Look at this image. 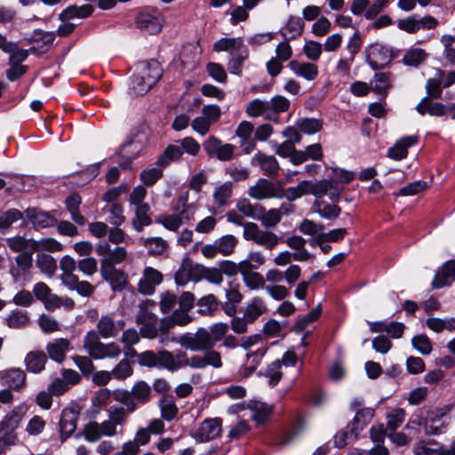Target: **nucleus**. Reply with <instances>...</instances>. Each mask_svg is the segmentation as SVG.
Instances as JSON below:
<instances>
[{
    "label": "nucleus",
    "instance_id": "f257e3e1",
    "mask_svg": "<svg viewBox=\"0 0 455 455\" xmlns=\"http://www.w3.org/2000/svg\"><path fill=\"white\" fill-rule=\"evenodd\" d=\"M126 421L125 411L123 407H111L108 411V419L98 423L89 421L83 427L79 435L89 443H96L103 436L112 437L123 434V425Z\"/></svg>",
    "mask_w": 455,
    "mask_h": 455
},
{
    "label": "nucleus",
    "instance_id": "f03ea898",
    "mask_svg": "<svg viewBox=\"0 0 455 455\" xmlns=\"http://www.w3.org/2000/svg\"><path fill=\"white\" fill-rule=\"evenodd\" d=\"M190 367L191 369L202 370L208 366L215 369L222 367L221 355L218 351L206 349L204 354L194 355L188 357L187 354L181 350L174 353L173 371L180 368Z\"/></svg>",
    "mask_w": 455,
    "mask_h": 455
},
{
    "label": "nucleus",
    "instance_id": "7ed1b4c3",
    "mask_svg": "<svg viewBox=\"0 0 455 455\" xmlns=\"http://www.w3.org/2000/svg\"><path fill=\"white\" fill-rule=\"evenodd\" d=\"M221 116V110L218 105L208 104L202 108L201 114L191 120L192 130L200 136H205L213 124Z\"/></svg>",
    "mask_w": 455,
    "mask_h": 455
},
{
    "label": "nucleus",
    "instance_id": "20e7f679",
    "mask_svg": "<svg viewBox=\"0 0 455 455\" xmlns=\"http://www.w3.org/2000/svg\"><path fill=\"white\" fill-rule=\"evenodd\" d=\"M243 236L247 241H252L259 246L267 250L273 249L279 243V237L273 232L262 230L256 223L247 222L244 225Z\"/></svg>",
    "mask_w": 455,
    "mask_h": 455
},
{
    "label": "nucleus",
    "instance_id": "39448f33",
    "mask_svg": "<svg viewBox=\"0 0 455 455\" xmlns=\"http://www.w3.org/2000/svg\"><path fill=\"white\" fill-rule=\"evenodd\" d=\"M173 360L174 353L167 350H162L158 353L148 350L138 355V362L140 365L166 369L172 372H173Z\"/></svg>",
    "mask_w": 455,
    "mask_h": 455
},
{
    "label": "nucleus",
    "instance_id": "423d86ee",
    "mask_svg": "<svg viewBox=\"0 0 455 455\" xmlns=\"http://www.w3.org/2000/svg\"><path fill=\"white\" fill-rule=\"evenodd\" d=\"M33 266L32 254L21 252L15 257L14 262L10 265V275L15 283L30 282L32 280L31 268Z\"/></svg>",
    "mask_w": 455,
    "mask_h": 455
},
{
    "label": "nucleus",
    "instance_id": "0eeeda50",
    "mask_svg": "<svg viewBox=\"0 0 455 455\" xmlns=\"http://www.w3.org/2000/svg\"><path fill=\"white\" fill-rule=\"evenodd\" d=\"M366 61L374 70L388 65L394 59L392 50L384 44L375 43L365 49Z\"/></svg>",
    "mask_w": 455,
    "mask_h": 455
},
{
    "label": "nucleus",
    "instance_id": "6e6552de",
    "mask_svg": "<svg viewBox=\"0 0 455 455\" xmlns=\"http://www.w3.org/2000/svg\"><path fill=\"white\" fill-rule=\"evenodd\" d=\"M222 419L220 418H207L191 433V437L197 443H207L220 436Z\"/></svg>",
    "mask_w": 455,
    "mask_h": 455
},
{
    "label": "nucleus",
    "instance_id": "1a4fd4ad",
    "mask_svg": "<svg viewBox=\"0 0 455 455\" xmlns=\"http://www.w3.org/2000/svg\"><path fill=\"white\" fill-rule=\"evenodd\" d=\"M350 408L355 412V417L348 423V427L358 434L371 422L374 416V410L364 407L361 399L355 398L352 401Z\"/></svg>",
    "mask_w": 455,
    "mask_h": 455
},
{
    "label": "nucleus",
    "instance_id": "9d476101",
    "mask_svg": "<svg viewBox=\"0 0 455 455\" xmlns=\"http://www.w3.org/2000/svg\"><path fill=\"white\" fill-rule=\"evenodd\" d=\"M201 272L202 265L194 264L189 259H185L174 275L175 283L185 286L189 282L197 283L201 281Z\"/></svg>",
    "mask_w": 455,
    "mask_h": 455
},
{
    "label": "nucleus",
    "instance_id": "9b49d317",
    "mask_svg": "<svg viewBox=\"0 0 455 455\" xmlns=\"http://www.w3.org/2000/svg\"><path fill=\"white\" fill-rule=\"evenodd\" d=\"M100 275L115 291H121L127 285L126 275L123 271L116 269L107 259L101 260Z\"/></svg>",
    "mask_w": 455,
    "mask_h": 455
},
{
    "label": "nucleus",
    "instance_id": "f8f14e48",
    "mask_svg": "<svg viewBox=\"0 0 455 455\" xmlns=\"http://www.w3.org/2000/svg\"><path fill=\"white\" fill-rule=\"evenodd\" d=\"M163 274L152 267H146L138 283V291L143 295H152L156 287L163 283Z\"/></svg>",
    "mask_w": 455,
    "mask_h": 455
},
{
    "label": "nucleus",
    "instance_id": "ddd939ff",
    "mask_svg": "<svg viewBox=\"0 0 455 455\" xmlns=\"http://www.w3.org/2000/svg\"><path fill=\"white\" fill-rule=\"evenodd\" d=\"M205 328H199L195 333L187 332L178 337V343L191 351H204L210 349Z\"/></svg>",
    "mask_w": 455,
    "mask_h": 455
},
{
    "label": "nucleus",
    "instance_id": "4468645a",
    "mask_svg": "<svg viewBox=\"0 0 455 455\" xmlns=\"http://www.w3.org/2000/svg\"><path fill=\"white\" fill-rule=\"evenodd\" d=\"M80 411L76 407H66L62 410L59 422L62 441L67 440L76 429Z\"/></svg>",
    "mask_w": 455,
    "mask_h": 455
},
{
    "label": "nucleus",
    "instance_id": "2eb2a0df",
    "mask_svg": "<svg viewBox=\"0 0 455 455\" xmlns=\"http://www.w3.org/2000/svg\"><path fill=\"white\" fill-rule=\"evenodd\" d=\"M27 375L26 372L17 367L0 371V381L4 386L20 391L26 386Z\"/></svg>",
    "mask_w": 455,
    "mask_h": 455
},
{
    "label": "nucleus",
    "instance_id": "dca6fc26",
    "mask_svg": "<svg viewBox=\"0 0 455 455\" xmlns=\"http://www.w3.org/2000/svg\"><path fill=\"white\" fill-rule=\"evenodd\" d=\"M183 220H189L188 210L184 201L181 208L178 207L175 213L159 216L156 223L163 225L170 231H177L182 225Z\"/></svg>",
    "mask_w": 455,
    "mask_h": 455
},
{
    "label": "nucleus",
    "instance_id": "f3484780",
    "mask_svg": "<svg viewBox=\"0 0 455 455\" xmlns=\"http://www.w3.org/2000/svg\"><path fill=\"white\" fill-rule=\"evenodd\" d=\"M124 327V320H115L109 315H102L97 323V331L103 339L116 337Z\"/></svg>",
    "mask_w": 455,
    "mask_h": 455
},
{
    "label": "nucleus",
    "instance_id": "a211bd4d",
    "mask_svg": "<svg viewBox=\"0 0 455 455\" xmlns=\"http://www.w3.org/2000/svg\"><path fill=\"white\" fill-rule=\"evenodd\" d=\"M447 415L442 410H435L428 412L424 421L425 432L428 435H438L446 427Z\"/></svg>",
    "mask_w": 455,
    "mask_h": 455
},
{
    "label": "nucleus",
    "instance_id": "6ab92c4d",
    "mask_svg": "<svg viewBox=\"0 0 455 455\" xmlns=\"http://www.w3.org/2000/svg\"><path fill=\"white\" fill-rule=\"evenodd\" d=\"M136 71L151 86L156 84L163 75L160 63L156 60L139 63Z\"/></svg>",
    "mask_w": 455,
    "mask_h": 455
},
{
    "label": "nucleus",
    "instance_id": "aec40b11",
    "mask_svg": "<svg viewBox=\"0 0 455 455\" xmlns=\"http://www.w3.org/2000/svg\"><path fill=\"white\" fill-rule=\"evenodd\" d=\"M278 187L266 179H259L254 186L248 189V195L257 200L266 198L276 197L280 195L277 194Z\"/></svg>",
    "mask_w": 455,
    "mask_h": 455
},
{
    "label": "nucleus",
    "instance_id": "412c9836",
    "mask_svg": "<svg viewBox=\"0 0 455 455\" xmlns=\"http://www.w3.org/2000/svg\"><path fill=\"white\" fill-rule=\"evenodd\" d=\"M28 220L34 227L38 228H47L54 227L57 219L51 212L38 210L36 208H28L25 212Z\"/></svg>",
    "mask_w": 455,
    "mask_h": 455
},
{
    "label": "nucleus",
    "instance_id": "4be33fe9",
    "mask_svg": "<svg viewBox=\"0 0 455 455\" xmlns=\"http://www.w3.org/2000/svg\"><path fill=\"white\" fill-rule=\"evenodd\" d=\"M251 164L259 166L264 173L269 177L277 176L280 169L279 164L274 156H267L261 152L252 156Z\"/></svg>",
    "mask_w": 455,
    "mask_h": 455
},
{
    "label": "nucleus",
    "instance_id": "5701e85b",
    "mask_svg": "<svg viewBox=\"0 0 455 455\" xmlns=\"http://www.w3.org/2000/svg\"><path fill=\"white\" fill-rule=\"evenodd\" d=\"M136 24L141 30H145L149 34H157L162 29V22L159 15L143 12L138 14Z\"/></svg>",
    "mask_w": 455,
    "mask_h": 455
},
{
    "label": "nucleus",
    "instance_id": "b1692460",
    "mask_svg": "<svg viewBox=\"0 0 455 455\" xmlns=\"http://www.w3.org/2000/svg\"><path fill=\"white\" fill-rule=\"evenodd\" d=\"M418 136L410 135L401 138L396 143L388 149L387 156L395 161L405 158L408 155V148L417 144Z\"/></svg>",
    "mask_w": 455,
    "mask_h": 455
},
{
    "label": "nucleus",
    "instance_id": "393cba45",
    "mask_svg": "<svg viewBox=\"0 0 455 455\" xmlns=\"http://www.w3.org/2000/svg\"><path fill=\"white\" fill-rule=\"evenodd\" d=\"M455 280V260L451 259L443 263L441 269L436 272L432 286L440 289Z\"/></svg>",
    "mask_w": 455,
    "mask_h": 455
},
{
    "label": "nucleus",
    "instance_id": "a878e982",
    "mask_svg": "<svg viewBox=\"0 0 455 455\" xmlns=\"http://www.w3.org/2000/svg\"><path fill=\"white\" fill-rule=\"evenodd\" d=\"M288 67L294 75L303 77L307 81L315 80L318 75L317 66L314 63L291 60L289 62Z\"/></svg>",
    "mask_w": 455,
    "mask_h": 455
},
{
    "label": "nucleus",
    "instance_id": "bb28decb",
    "mask_svg": "<svg viewBox=\"0 0 455 455\" xmlns=\"http://www.w3.org/2000/svg\"><path fill=\"white\" fill-rule=\"evenodd\" d=\"M94 8L89 4H83L81 6L69 5L64 9L60 14L59 19L61 21H68L72 19H85L92 15Z\"/></svg>",
    "mask_w": 455,
    "mask_h": 455
},
{
    "label": "nucleus",
    "instance_id": "cd10ccee",
    "mask_svg": "<svg viewBox=\"0 0 455 455\" xmlns=\"http://www.w3.org/2000/svg\"><path fill=\"white\" fill-rule=\"evenodd\" d=\"M69 346L70 342L68 339H56L47 344L46 351L52 360L60 363L65 360Z\"/></svg>",
    "mask_w": 455,
    "mask_h": 455
},
{
    "label": "nucleus",
    "instance_id": "c85d7f7f",
    "mask_svg": "<svg viewBox=\"0 0 455 455\" xmlns=\"http://www.w3.org/2000/svg\"><path fill=\"white\" fill-rule=\"evenodd\" d=\"M291 208L290 204H283L280 209H270L267 212H265L261 207V212L258 217L262 223V225L266 228H273L277 223L280 222L282 219V215L283 213H288Z\"/></svg>",
    "mask_w": 455,
    "mask_h": 455
},
{
    "label": "nucleus",
    "instance_id": "c756f323",
    "mask_svg": "<svg viewBox=\"0 0 455 455\" xmlns=\"http://www.w3.org/2000/svg\"><path fill=\"white\" fill-rule=\"evenodd\" d=\"M47 356L44 351H30L24 358L26 370L32 373H39L44 370Z\"/></svg>",
    "mask_w": 455,
    "mask_h": 455
},
{
    "label": "nucleus",
    "instance_id": "7c9ffc66",
    "mask_svg": "<svg viewBox=\"0 0 455 455\" xmlns=\"http://www.w3.org/2000/svg\"><path fill=\"white\" fill-rule=\"evenodd\" d=\"M244 47L242 37H222L213 44L214 52H228L230 55H235Z\"/></svg>",
    "mask_w": 455,
    "mask_h": 455
},
{
    "label": "nucleus",
    "instance_id": "2f4dec72",
    "mask_svg": "<svg viewBox=\"0 0 455 455\" xmlns=\"http://www.w3.org/2000/svg\"><path fill=\"white\" fill-rule=\"evenodd\" d=\"M304 29V22L299 17L291 16L286 24L280 29V34L286 40L300 36Z\"/></svg>",
    "mask_w": 455,
    "mask_h": 455
},
{
    "label": "nucleus",
    "instance_id": "473e14b6",
    "mask_svg": "<svg viewBox=\"0 0 455 455\" xmlns=\"http://www.w3.org/2000/svg\"><path fill=\"white\" fill-rule=\"evenodd\" d=\"M27 411L28 405L24 403L15 406L5 415L3 420V426L7 429H15L22 420Z\"/></svg>",
    "mask_w": 455,
    "mask_h": 455
},
{
    "label": "nucleus",
    "instance_id": "72a5a7b5",
    "mask_svg": "<svg viewBox=\"0 0 455 455\" xmlns=\"http://www.w3.org/2000/svg\"><path fill=\"white\" fill-rule=\"evenodd\" d=\"M65 204L70 213L71 220L77 225H84L85 218L79 212V205L81 204L80 196L76 193L71 194L66 198Z\"/></svg>",
    "mask_w": 455,
    "mask_h": 455
},
{
    "label": "nucleus",
    "instance_id": "f704fd0d",
    "mask_svg": "<svg viewBox=\"0 0 455 455\" xmlns=\"http://www.w3.org/2000/svg\"><path fill=\"white\" fill-rule=\"evenodd\" d=\"M149 210V205L146 203L135 205V217L132 220V225L138 232L142 231L144 227L148 226L151 223V220L148 215Z\"/></svg>",
    "mask_w": 455,
    "mask_h": 455
},
{
    "label": "nucleus",
    "instance_id": "c9c22d12",
    "mask_svg": "<svg viewBox=\"0 0 455 455\" xmlns=\"http://www.w3.org/2000/svg\"><path fill=\"white\" fill-rule=\"evenodd\" d=\"M233 192V184L230 181L224 182L223 184L217 186L213 192L214 203L219 208L225 207L231 196Z\"/></svg>",
    "mask_w": 455,
    "mask_h": 455
},
{
    "label": "nucleus",
    "instance_id": "e433bc0d",
    "mask_svg": "<svg viewBox=\"0 0 455 455\" xmlns=\"http://www.w3.org/2000/svg\"><path fill=\"white\" fill-rule=\"evenodd\" d=\"M228 331V325L224 323H217L205 329L209 347L212 349L217 342L224 339Z\"/></svg>",
    "mask_w": 455,
    "mask_h": 455
},
{
    "label": "nucleus",
    "instance_id": "4c0bfd02",
    "mask_svg": "<svg viewBox=\"0 0 455 455\" xmlns=\"http://www.w3.org/2000/svg\"><path fill=\"white\" fill-rule=\"evenodd\" d=\"M307 180H303L299 182L297 186L290 187L287 189H283L282 188L278 187L277 194L280 195L277 196V198L285 197L290 202L295 201L296 199L307 194Z\"/></svg>",
    "mask_w": 455,
    "mask_h": 455
},
{
    "label": "nucleus",
    "instance_id": "58836bf2",
    "mask_svg": "<svg viewBox=\"0 0 455 455\" xmlns=\"http://www.w3.org/2000/svg\"><path fill=\"white\" fill-rule=\"evenodd\" d=\"M159 407L161 416L166 421L172 420L178 413V407L175 403V400L171 395H165L161 398L159 401Z\"/></svg>",
    "mask_w": 455,
    "mask_h": 455
},
{
    "label": "nucleus",
    "instance_id": "ea45409f",
    "mask_svg": "<svg viewBox=\"0 0 455 455\" xmlns=\"http://www.w3.org/2000/svg\"><path fill=\"white\" fill-rule=\"evenodd\" d=\"M246 113L250 116H264L266 119H271V113L268 112L267 100L255 99L246 107Z\"/></svg>",
    "mask_w": 455,
    "mask_h": 455
},
{
    "label": "nucleus",
    "instance_id": "a19ab883",
    "mask_svg": "<svg viewBox=\"0 0 455 455\" xmlns=\"http://www.w3.org/2000/svg\"><path fill=\"white\" fill-rule=\"evenodd\" d=\"M315 212H317L323 219L329 220H336L341 212V208L337 204H331L323 201L315 203Z\"/></svg>",
    "mask_w": 455,
    "mask_h": 455
},
{
    "label": "nucleus",
    "instance_id": "79ce46f5",
    "mask_svg": "<svg viewBox=\"0 0 455 455\" xmlns=\"http://www.w3.org/2000/svg\"><path fill=\"white\" fill-rule=\"evenodd\" d=\"M267 311V307L261 298L256 297L247 306L244 315L250 323L254 322L259 316Z\"/></svg>",
    "mask_w": 455,
    "mask_h": 455
},
{
    "label": "nucleus",
    "instance_id": "37998d69",
    "mask_svg": "<svg viewBox=\"0 0 455 455\" xmlns=\"http://www.w3.org/2000/svg\"><path fill=\"white\" fill-rule=\"evenodd\" d=\"M248 49L244 47L235 55H231L228 63V71L234 75H240L242 73L243 62L248 58Z\"/></svg>",
    "mask_w": 455,
    "mask_h": 455
},
{
    "label": "nucleus",
    "instance_id": "c03bdc74",
    "mask_svg": "<svg viewBox=\"0 0 455 455\" xmlns=\"http://www.w3.org/2000/svg\"><path fill=\"white\" fill-rule=\"evenodd\" d=\"M183 154L180 146L170 145L164 152L158 157L156 164L160 167H165L173 160L179 159Z\"/></svg>",
    "mask_w": 455,
    "mask_h": 455
},
{
    "label": "nucleus",
    "instance_id": "a18cd8bd",
    "mask_svg": "<svg viewBox=\"0 0 455 455\" xmlns=\"http://www.w3.org/2000/svg\"><path fill=\"white\" fill-rule=\"evenodd\" d=\"M120 355L121 348L117 344L114 342L108 344L101 343L92 358L96 360L103 358L114 359L118 357Z\"/></svg>",
    "mask_w": 455,
    "mask_h": 455
},
{
    "label": "nucleus",
    "instance_id": "49530a36",
    "mask_svg": "<svg viewBox=\"0 0 455 455\" xmlns=\"http://www.w3.org/2000/svg\"><path fill=\"white\" fill-rule=\"evenodd\" d=\"M132 395L138 403L145 404L151 397V387L143 380L138 381L132 388Z\"/></svg>",
    "mask_w": 455,
    "mask_h": 455
},
{
    "label": "nucleus",
    "instance_id": "de8ad7c7",
    "mask_svg": "<svg viewBox=\"0 0 455 455\" xmlns=\"http://www.w3.org/2000/svg\"><path fill=\"white\" fill-rule=\"evenodd\" d=\"M23 214L17 209H10L0 216V233L5 234L10 227L22 218Z\"/></svg>",
    "mask_w": 455,
    "mask_h": 455
},
{
    "label": "nucleus",
    "instance_id": "09e8293b",
    "mask_svg": "<svg viewBox=\"0 0 455 455\" xmlns=\"http://www.w3.org/2000/svg\"><path fill=\"white\" fill-rule=\"evenodd\" d=\"M188 312L182 308L175 309L169 317L162 319L161 322H163V325L166 324L170 328L174 325H186L190 321Z\"/></svg>",
    "mask_w": 455,
    "mask_h": 455
},
{
    "label": "nucleus",
    "instance_id": "8fccbe9b",
    "mask_svg": "<svg viewBox=\"0 0 455 455\" xmlns=\"http://www.w3.org/2000/svg\"><path fill=\"white\" fill-rule=\"evenodd\" d=\"M29 321L27 312L15 309L6 318V323L10 328L20 329L28 325Z\"/></svg>",
    "mask_w": 455,
    "mask_h": 455
},
{
    "label": "nucleus",
    "instance_id": "3c124183",
    "mask_svg": "<svg viewBox=\"0 0 455 455\" xmlns=\"http://www.w3.org/2000/svg\"><path fill=\"white\" fill-rule=\"evenodd\" d=\"M220 254L228 256L233 253L238 240L233 235H225L215 240Z\"/></svg>",
    "mask_w": 455,
    "mask_h": 455
},
{
    "label": "nucleus",
    "instance_id": "603ef678",
    "mask_svg": "<svg viewBox=\"0 0 455 455\" xmlns=\"http://www.w3.org/2000/svg\"><path fill=\"white\" fill-rule=\"evenodd\" d=\"M389 88L390 74L384 72L376 73L372 82V90L385 97Z\"/></svg>",
    "mask_w": 455,
    "mask_h": 455
},
{
    "label": "nucleus",
    "instance_id": "864d4df0",
    "mask_svg": "<svg viewBox=\"0 0 455 455\" xmlns=\"http://www.w3.org/2000/svg\"><path fill=\"white\" fill-rule=\"evenodd\" d=\"M427 52L420 48H411L403 55V62L406 66L417 67L427 58Z\"/></svg>",
    "mask_w": 455,
    "mask_h": 455
},
{
    "label": "nucleus",
    "instance_id": "5fc2aeb1",
    "mask_svg": "<svg viewBox=\"0 0 455 455\" xmlns=\"http://www.w3.org/2000/svg\"><path fill=\"white\" fill-rule=\"evenodd\" d=\"M155 306L156 302L150 299H147L145 303L140 305L136 315L137 323H140L158 321L157 315L149 310V307H154Z\"/></svg>",
    "mask_w": 455,
    "mask_h": 455
},
{
    "label": "nucleus",
    "instance_id": "6e6d98bb",
    "mask_svg": "<svg viewBox=\"0 0 455 455\" xmlns=\"http://www.w3.org/2000/svg\"><path fill=\"white\" fill-rule=\"evenodd\" d=\"M143 244L148 250V253L154 256L163 254L167 248L166 241L161 237L147 238Z\"/></svg>",
    "mask_w": 455,
    "mask_h": 455
},
{
    "label": "nucleus",
    "instance_id": "4d7b16f0",
    "mask_svg": "<svg viewBox=\"0 0 455 455\" xmlns=\"http://www.w3.org/2000/svg\"><path fill=\"white\" fill-rule=\"evenodd\" d=\"M151 87L143 77L136 73L131 78L129 92L134 96H139L147 93Z\"/></svg>",
    "mask_w": 455,
    "mask_h": 455
},
{
    "label": "nucleus",
    "instance_id": "13d9d810",
    "mask_svg": "<svg viewBox=\"0 0 455 455\" xmlns=\"http://www.w3.org/2000/svg\"><path fill=\"white\" fill-rule=\"evenodd\" d=\"M100 336L98 331L91 330L84 338V347L92 358L102 343L100 340Z\"/></svg>",
    "mask_w": 455,
    "mask_h": 455
},
{
    "label": "nucleus",
    "instance_id": "bf43d9fd",
    "mask_svg": "<svg viewBox=\"0 0 455 455\" xmlns=\"http://www.w3.org/2000/svg\"><path fill=\"white\" fill-rule=\"evenodd\" d=\"M236 207L243 215L252 219H258L261 212V206L252 204L248 199H240Z\"/></svg>",
    "mask_w": 455,
    "mask_h": 455
},
{
    "label": "nucleus",
    "instance_id": "052dcab7",
    "mask_svg": "<svg viewBox=\"0 0 455 455\" xmlns=\"http://www.w3.org/2000/svg\"><path fill=\"white\" fill-rule=\"evenodd\" d=\"M332 181L329 179H323L316 183H312L310 181H307V194H312L315 197H322L325 196L330 188H331Z\"/></svg>",
    "mask_w": 455,
    "mask_h": 455
},
{
    "label": "nucleus",
    "instance_id": "680f3d73",
    "mask_svg": "<svg viewBox=\"0 0 455 455\" xmlns=\"http://www.w3.org/2000/svg\"><path fill=\"white\" fill-rule=\"evenodd\" d=\"M160 310L163 314L168 315L173 312L178 303L177 296L169 291H166L160 295Z\"/></svg>",
    "mask_w": 455,
    "mask_h": 455
},
{
    "label": "nucleus",
    "instance_id": "e2e57ef3",
    "mask_svg": "<svg viewBox=\"0 0 455 455\" xmlns=\"http://www.w3.org/2000/svg\"><path fill=\"white\" fill-rule=\"evenodd\" d=\"M299 132L312 135L322 129V122L315 118H303L297 122Z\"/></svg>",
    "mask_w": 455,
    "mask_h": 455
},
{
    "label": "nucleus",
    "instance_id": "0e129e2a",
    "mask_svg": "<svg viewBox=\"0 0 455 455\" xmlns=\"http://www.w3.org/2000/svg\"><path fill=\"white\" fill-rule=\"evenodd\" d=\"M268 112L271 113V119L273 115H278L279 113L288 110L290 107V101L283 96H275L270 100H267Z\"/></svg>",
    "mask_w": 455,
    "mask_h": 455
},
{
    "label": "nucleus",
    "instance_id": "69168bd1",
    "mask_svg": "<svg viewBox=\"0 0 455 455\" xmlns=\"http://www.w3.org/2000/svg\"><path fill=\"white\" fill-rule=\"evenodd\" d=\"M282 363L280 360H275L268 364L265 371V376L268 379V383L271 386H275L283 376L281 371Z\"/></svg>",
    "mask_w": 455,
    "mask_h": 455
},
{
    "label": "nucleus",
    "instance_id": "338daca9",
    "mask_svg": "<svg viewBox=\"0 0 455 455\" xmlns=\"http://www.w3.org/2000/svg\"><path fill=\"white\" fill-rule=\"evenodd\" d=\"M440 42L443 46V58L451 65H453L455 63V48L452 46L453 37L451 35L445 34L441 36Z\"/></svg>",
    "mask_w": 455,
    "mask_h": 455
},
{
    "label": "nucleus",
    "instance_id": "774afa93",
    "mask_svg": "<svg viewBox=\"0 0 455 455\" xmlns=\"http://www.w3.org/2000/svg\"><path fill=\"white\" fill-rule=\"evenodd\" d=\"M405 411L402 408L393 410L387 414V428L389 431H395L405 419Z\"/></svg>",
    "mask_w": 455,
    "mask_h": 455
}]
</instances>
